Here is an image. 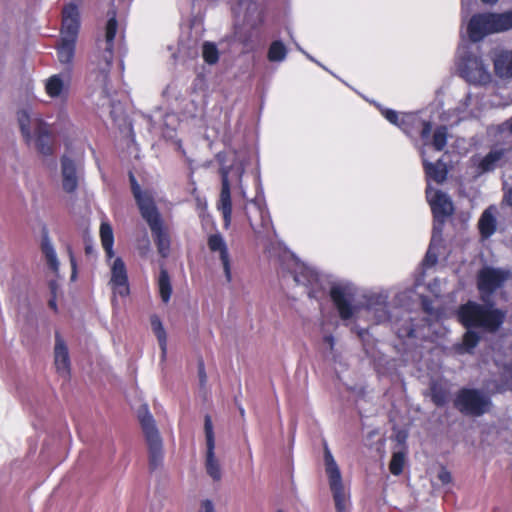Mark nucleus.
<instances>
[{
    "mask_svg": "<svg viewBox=\"0 0 512 512\" xmlns=\"http://www.w3.org/2000/svg\"><path fill=\"white\" fill-rule=\"evenodd\" d=\"M504 269L484 267L478 274V289L481 299L487 305L469 301L462 305L458 312V320L465 327H479L487 331H496L504 322L505 312L489 304L490 296L509 278Z\"/></svg>",
    "mask_w": 512,
    "mask_h": 512,
    "instance_id": "obj_1",
    "label": "nucleus"
},
{
    "mask_svg": "<svg viewBox=\"0 0 512 512\" xmlns=\"http://www.w3.org/2000/svg\"><path fill=\"white\" fill-rule=\"evenodd\" d=\"M355 295L356 288L351 283H338L332 286L330 296L341 320L355 319L363 309L372 315L375 323L389 320L388 294L385 291H367L359 300L355 299Z\"/></svg>",
    "mask_w": 512,
    "mask_h": 512,
    "instance_id": "obj_2",
    "label": "nucleus"
},
{
    "mask_svg": "<svg viewBox=\"0 0 512 512\" xmlns=\"http://www.w3.org/2000/svg\"><path fill=\"white\" fill-rule=\"evenodd\" d=\"M116 32L117 21L115 13H113L106 24L105 38L97 42V48L91 60V96L96 105L101 107L111 105L109 72L113 61V46Z\"/></svg>",
    "mask_w": 512,
    "mask_h": 512,
    "instance_id": "obj_3",
    "label": "nucleus"
},
{
    "mask_svg": "<svg viewBox=\"0 0 512 512\" xmlns=\"http://www.w3.org/2000/svg\"><path fill=\"white\" fill-rule=\"evenodd\" d=\"M220 165L221 192L217 202V209L221 212L224 227L227 229L232 220L231 189L233 188L243 199H246V189L242 183L245 172V157L234 150H227L217 154Z\"/></svg>",
    "mask_w": 512,
    "mask_h": 512,
    "instance_id": "obj_4",
    "label": "nucleus"
},
{
    "mask_svg": "<svg viewBox=\"0 0 512 512\" xmlns=\"http://www.w3.org/2000/svg\"><path fill=\"white\" fill-rule=\"evenodd\" d=\"M426 197L430 204L435 223L429 249L424 259L425 266H433L437 261V249L441 244L442 226L446 217L453 212V203L449 196L440 190L428 185L426 188Z\"/></svg>",
    "mask_w": 512,
    "mask_h": 512,
    "instance_id": "obj_5",
    "label": "nucleus"
},
{
    "mask_svg": "<svg viewBox=\"0 0 512 512\" xmlns=\"http://www.w3.org/2000/svg\"><path fill=\"white\" fill-rule=\"evenodd\" d=\"M17 119L27 144L34 146L43 155H50L52 153L51 132L40 114L30 108H25L17 113Z\"/></svg>",
    "mask_w": 512,
    "mask_h": 512,
    "instance_id": "obj_6",
    "label": "nucleus"
},
{
    "mask_svg": "<svg viewBox=\"0 0 512 512\" xmlns=\"http://www.w3.org/2000/svg\"><path fill=\"white\" fill-rule=\"evenodd\" d=\"M512 29V10L504 13H476L466 23V33L472 42Z\"/></svg>",
    "mask_w": 512,
    "mask_h": 512,
    "instance_id": "obj_7",
    "label": "nucleus"
},
{
    "mask_svg": "<svg viewBox=\"0 0 512 512\" xmlns=\"http://www.w3.org/2000/svg\"><path fill=\"white\" fill-rule=\"evenodd\" d=\"M100 238L102 247L106 253V258L110 267L111 278L109 284L113 293L121 297L129 294V284L126 266L119 257L114 258L113 244L114 235L112 227L107 222H102L100 226Z\"/></svg>",
    "mask_w": 512,
    "mask_h": 512,
    "instance_id": "obj_8",
    "label": "nucleus"
},
{
    "mask_svg": "<svg viewBox=\"0 0 512 512\" xmlns=\"http://www.w3.org/2000/svg\"><path fill=\"white\" fill-rule=\"evenodd\" d=\"M325 473L337 512H350V490L343 483L342 474L328 446H324Z\"/></svg>",
    "mask_w": 512,
    "mask_h": 512,
    "instance_id": "obj_9",
    "label": "nucleus"
},
{
    "mask_svg": "<svg viewBox=\"0 0 512 512\" xmlns=\"http://www.w3.org/2000/svg\"><path fill=\"white\" fill-rule=\"evenodd\" d=\"M138 418L149 449V464L151 469H157L163 462V445L155 420L148 411L147 406H142L138 411Z\"/></svg>",
    "mask_w": 512,
    "mask_h": 512,
    "instance_id": "obj_10",
    "label": "nucleus"
},
{
    "mask_svg": "<svg viewBox=\"0 0 512 512\" xmlns=\"http://www.w3.org/2000/svg\"><path fill=\"white\" fill-rule=\"evenodd\" d=\"M459 72L462 78L473 85H486L492 79L488 66L474 54H467L461 58Z\"/></svg>",
    "mask_w": 512,
    "mask_h": 512,
    "instance_id": "obj_11",
    "label": "nucleus"
},
{
    "mask_svg": "<svg viewBox=\"0 0 512 512\" xmlns=\"http://www.w3.org/2000/svg\"><path fill=\"white\" fill-rule=\"evenodd\" d=\"M490 404L489 396L477 389H462L455 399L457 409L462 413L473 416L486 413Z\"/></svg>",
    "mask_w": 512,
    "mask_h": 512,
    "instance_id": "obj_12",
    "label": "nucleus"
},
{
    "mask_svg": "<svg viewBox=\"0 0 512 512\" xmlns=\"http://www.w3.org/2000/svg\"><path fill=\"white\" fill-rule=\"evenodd\" d=\"M244 210L252 230L257 235L268 232L272 221L264 201L253 199L244 206Z\"/></svg>",
    "mask_w": 512,
    "mask_h": 512,
    "instance_id": "obj_13",
    "label": "nucleus"
},
{
    "mask_svg": "<svg viewBox=\"0 0 512 512\" xmlns=\"http://www.w3.org/2000/svg\"><path fill=\"white\" fill-rule=\"evenodd\" d=\"M131 187L133 195L137 201L142 217L146 220L149 226L162 222L159 212L155 206L153 196L150 192H142L139 184L136 182L134 176L130 175Z\"/></svg>",
    "mask_w": 512,
    "mask_h": 512,
    "instance_id": "obj_14",
    "label": "nucleus"
},
{
    "mask_svg": "<svg viewBox=\"0 0 512 512\" xmlns=\"http://www.w3.org/2000/svg\"><path fill=\"white\" fill-rule=\"evenodd\" d=\"M294 280L296 283L309 289L308 294L310 297H315L319 291L325 288L324 277L314 268L305 264H296Z\"/></svg>",
    "mask_w": 512,
    "mask_h": 512,
    "instance_id": "obj_15",
    "label": "nucleus"
},
{
    "mask_svg": "<svg viewBox=\"0 0 512 512\" xmlns=\"http://www.w3.org/2000/svg\"><path fill=\"white\" fill-rule=\"evenodd\" d=\"M71 82L68 70L53 74L44 81L45 93L52 99L64 101L70 94Z\"/></svg>",
    "mask_w": 512,
    "mask_h": 512,
    "instance_id": "obj_16",
    "label": "nucleus"
},
{
    "mask_svg": "<svg viewBox=\"0 0 512 512\" xmlns=\"http://www.w3.org/2000/svg\"><path fill=\"white\" fill-rule=\"evenodd\" d=\"M379 110L387 121L400 128L407 135H411L413 129L420 125V119L415 113H398L395 110L381 106H379Z\"/></svg>",
    "mask_w": 512,
    "mask_h": 512,
    "instance_id": "obj_17",
    "label": "nucleus"
},
{
    "mask_svg": "<svg viewBox=\"0 0 512 512\" xmlns=\"http://www.w3.org/2000/svg\"><path fill=\"white\" fill-rule=\"evenodd\" d=\"M480 110L478 97L468 92L459 100L457 106L453 109V115L449 116L447 120L457 123L469 117H478Z\"/></svg>",
    "mask_w": 512,
    "mask_h": 512,
    "instance_id": "obj_18",
    "label": "nucleus"
},
{
    "mask_svg": "<svg viewBox=\"0 0 512 512\" xmlns=\"http://www.w3.org/2000/svg\"><path fill=\"white\" fill-rule=\"evenodd\" d=\"M53 356L54 366L58 375L63 378H68L71 371L70 355L67 344L59 333L55 335Z\"/></svg>",
    "mask_w": 512,
    "mask_h": 512,
    "instance_id": "obj_19",
    "label": "nucleus"
},
{
    "mask_svg": "<svg viewBox=\"0 0 512 512\" xmlns=\"http://www.w3.org/2000/svg\"><path fill=\"white\" fill-rule=\"evenodd\" d=\"M208 247L210 251L219 253V259L223 267L226 282L231 283L233 280L231 260L224 238L218 233L210 235L208 238Z\"/></svg>",
    "mask_w": 512,
    "mask_h": 512,
    "instance_id": "obj_20",
    "label": "nucleus"
},
{
    "mask_svg": "<svg viewBox=\"0 0 512 512\" xmlns=\"http://www.w3.org/2000/svg\"><path fill=\"white\" fill-rule=\"evenodd\" d=\"M234 12L243 15L244 20L253 28L263 23V11L255 0H238Z\"/></svg>",
    "mask_w": 512,
    "mask_h": 512,
    "instance_id": "obj_21",
    "label": "nucleus"
},
{
    "mask_svg": "<svg viewBox=\"0 0 512 512\" xmlns=\"http://www.w3.org/2000/svg\"><path fill=\"white\" fill-rule=\"evenodd\" d=\"M419 126H422L421 137L424 141L423 148H426L427 151L431 147H433L436 151H441L444 149L447 143V128L445 126H441L435 130L431 144L428 142L432 130L431 123L420 120Z\"/></svg>",
    "mask_w": 512,
    "mask_h": 512,
    "instance_id": "obj_22",
    "label": "nucleus"
},
{
    "mask_svg": "<svg viewBox=\"0 0 512 512\" xmlns=\"http://www.w3.org/2000/svg\"><path fill=\"white\" fill-rule=\"evenodd\" d=\"M79 30L78 8L69 4L63 9L61 37L77 39Z\"/></svg>",
    "mask_w": 512,
    "mask_h": 512,
    "instance_id": "obj_23",
    "label": "nucleus"
},
{
    "mask_svg": "<svg viewBox=\"0 0 512 512\" xmlns=\"http://www.w3.org/2000/svg\"><path fill=\"white\" fill-rule=\"evenodd\" d=\"M62 188L67 193L74 192L78 187L79 175L76 163L67 156L61 159Z\"/></svg>",
    "mask_w": 512,
    "mask_h": 512,
    "instance_id": "obj_24",
    "label": "nucleus"
},
{
    "mask_svg": "<svg viewBox=\"0 0 512 512\" xmlns=\"http://www.w3.org/2000/svg\"><path fill=\"white\" fill-rule=\"evenodd\" d=\"M423 165L427 177V186H431V181L437 184L442 183L447 176V167L441 160H437L435 163L428 161L427 149L422 148L421 150Z\"/></svg>",
    "mask_w": 512,
    "mask_h": 512,
    "instance_id": "obj_25",
    "label": "nucleus"
},
{
    "mask_svg": "<svg viewBox=\"0 0 512 512\" xmlns=\"http://www.w3.org/2000/svg\"><path fill=\"white\" fill-rule=\"evenodd\" d=\"M495 74L500 79H512V50H502L493 58Z\"/></svg>",
    "mask_w": 512,
    "mask_h": 512,
    "instance_id": "obj_26",
    "label": "nucleus"
},
{
    "mask_svg": "<svg viewBox=\"0 0 512 512\" xmlns=\"http://www.w3.org/2000/svg\"><path fill=\"white\" fill-rule=\"evenodd\" d=\"M205 469L209 477L214 481L222 478V467L219 459L215 455V445L206 446Z\"/></svg>",
    "mask_w": 512,
    "mask_h": 512,
    "instance_id": "obj_27",
    "label": "nucleus"
},
{
    "mask_svg": "<svg viewBox=\"0 0 512 512\" xmlns=\"http://www.w3.org/2000/svg\"><path fill=\"white\" fill-rule=\"evenodd\" d=\"M496 214L495 206L488 207L479 219V230L483 237H490L496 230Z\"/></svg>",
    "mask_w": 512,
    "mask_h": 512,
    "instance_id": "obj_28",
    "label": "nucleus"
},
{
    "mask_svg": "<svg viewBox=\"0 0 512 512\" xmlns=\"http://www.w3.org/2000/svg\"><path fill=\"white\" fill-rule=\"evenodd\" d=\"M149 227L154 237L159 254L166 258L170 253V239L163 229V223L159 222Z\"/></svg>",
    "mask_w": 512,
    "mask_h": 512,
    "instance_id": "obj_29",
    "label": "nucleus"
},
{
    "mask_svg": "<svg viewBox=\"0 0 512 512\" xmlns=\"http://www.w3.org/2000/svg\"><path fill=\"white\" fill-rule=\"evenodd\" d=\"M150 324L161 350V358L164 360L167 354V334L165 328L157 315H152L150 317Z\"/></svg>",
    "mask_w": 512,
    "mask_h": 512,
    "instance_id": "obj_30",
    "label": "nucleus"
},
{
    "mask_svg": "<svg viewBox=\"0 0 512 512\" xmlns=\"http://www.w3.org/2000/svg\"><path fill=\"white\" fill-rule=\"evenodd\" d=\"M41 250L49 269L53 273L58 274L60 263L57 257V253L48 237H44L42 239Z\"/></svg>",
    "mask_w": 512,
    "mask_h": 512,
    "instance_id": "obj_31",
    "label": "nucleus"
},
{
    "mask_svg": "<svg viewBox=\"0 0 512 512\" xmlns=\"http://www.w3.org/2000/svg\"><path fill=\"white\" fill-rule=\"evenodd\" d=\"M75 43L76 39L61 37L57 50L58 60L61 64H70L72 62L75 53Z\"/></svg>",
    "mask_w": 512,
    "mask_h": 512,
    "instance_id": "obj_32",
    "label": "nucleus"
},
{
    "mask_svg": "<svg viewBox=\"0 0 512 512\" xmlns=\"http://www.w3.org/2000/svg\"><path fill=\"white\" fill-rule=\"evenodd\" d=\"M157 284L161 300L164 303L169 302L172 294V285L169 274L166 271V269L161 268Z\"/></svg>",
    "mask_w": 512,
    "mask_h": 512,
    "instance_id": "obj_33",
    "label": "nucleus"
},
{
    "mask_svg": "<svg viewBox=\"0 0 512 512\" xmlns=\"http://www.w3.org/2000/svg\"><path fill=\"white\" fill-rule=\"evenodd\" d=\"M504 151L502 149H494L482 158L479 163V169L481 172H487L493 170L497 163L502 159Z\"/></svg>",
    "mask_w": 512,
    "mask_h": 512,
    "instance_id": "obj_34",
    "label": "nucleus"
},
{
    "mask_svg": "<svg viewBox=\"0 0 512 512\" xmlns=\"http://www.w3.org/2000/svg\"><path fill=\"white\" fill-rule=\"evenodd\" d=\"M267 56L271 62H282L286 59L287 49L281 41H273L269 47Z\"/></svg>",
    "mask_w": 512,
    "mask_h": 512,
    "instance_id": "obj_35",
    "label": "nucleus"
},
{
    "mask_svg": "<svg viewBox=\"0 0 512 512\" xmlns=\"http://www.w3.org/2000/svg\"><path fill=\"white\" fill-rule=\"evenodd\" d=\"M202 57L204 61L209 64L213 65L216 64L219 60V51L217 46L209 41H206L202 45Z\"/></svg>",
    "mask_w": 512,
    "mask_h": 512,
    "instance_id": "obj_36",
    "label": "nucleus"
},
{
    "mask_svg": "<svg viewBox=\"0 0 512 512\" xmlns=\"http://www.w3.org/2000/svg\"><path fill=\"white\" fill-rule=\"evenodd\" d=\"M478 342H479L478 334L469 330L465 333V335L463 337V342L459 347V351L461 353L470 352L473 348L476 347Z\"/></svg>",
    "mask_w": 512,
    "mask_h": 512,
    "instance_id": "obj_37",
    "label": "nucleus"
},
{
    "mask_svg": "<svg viewBox=\"0 0 512 512\" xmlns=\"http://www.w3.org/2000/svg\"><path fill=\"white\" fill-rule=\"evenodd\" d=\"M405 464V454L403 452H395L393 453L389 469L390 472L394 475H399L402 473Z\"/></svg>",
    "mask_w": 512,
    "mask_h": 512,
    "instance_id": "obj_38",
    "label": "nucleus"
},
{
    "mask_svg": "<svg viewBox=\"0 0 512 512\" xmlns=\"http://www.w3.org/2000/svg\"><path fill=\"white\" fill-rule=\"evenodd\" d=\"M204 430H205L206 446L215 445V435H214V431H213V424H212L211 417L209 415L205 416Z\"/></svg>",
    "mask_w": 512,
    "mask_h": 512,
    "instance_id": "obj_39",
    "label": "nucleus"
},
{
    "mask_svg": "<svg viewBox=\"0 0 512 512\" xmlns=\"http://www.w3.org/2000/svg\"><path fill=\"white\" fill-rule=\"evenodd\" d=\"M498 130L505 138H511L508 140L509 143L512 142V118L500 125Z\"/></svg>",
    "mask_w": 512,
    "mask_h": 512,
    "instance_id": "obj_40",
    "label": "nucleus"
},
{
    "mask_svg": "<svg viewBox=\"0 0 512 512\" xmlns=\"http://www.w3.org/2000/svg\"><path fill=\"white\" fill-rule=\"evenodd\" d=\"M437 478L444 485L450 483L452 480L451 473L444 467H442L439 470V472L437 474Z\"/></svg>",
    "mask_w": 512,
    "mask_h": 512,
    "instance_id": "obj_41",
    "label": "nucleus"
},
{
    "mask_svg": "<svg viewBox=\"0 0 512 512\" xmlns=\"http://www.w3.org/2000/svg\"><path fill=\"white\" fill-rule=\"evenodd\" d=\"M199 512H215L214 503L209 499L203 500L200 503Z\"/></svg>",
    "mask_w": 512,
    "mask_h": 512,
    "instance_id": "obj_42",
    "label": "nucleus"
},
{
    "mask_svg": "<svg viewBox=\"0 0 512 512\" xmlns=\"http://www.w3.org/2000/svg\"><path fill=\"white\" fill-rule=\"evenodd\" d=\"M68 255H69L71 268H72L71 278H72V280H74L76 278V260H75L74 254L70 248H68Z\"/></svg>",
    "mask_w": 512,
    "mask_h": 512,
    "instance_id": "obj_43",
    "label": "nucleus"
},
{
    "mask_svg": "<svg viewBox=\"0 0 512 512\" xmlns=\"http://www.w3.org/2000/svg\"><path fill=\"white\" fill-rule=\"evenodd\" d=\"M176 122V116L174 114H167L165 116V122L164 124L166 126H171L172 129H174V124Z\"/></svg>",
    "mask_w": 512,
    "mask_h": 512,
    "instance_id": "obj_44",
    "label": "nucleus"
},
{
    "mask_svg": "<svg viewBox=\"0 0 512 512\" xmlns=\"http://www.w3.org/2000/svg\"><path fill=\"white\" fill-rule=\"evenodd\" d=\"M433 400L437 405H442L445 401V398L443 395H439V394L433 392Z\"/></svg>",
    "mask_w": 512,
    "mask_h": 512,
    "instance_id": "obj_45",
    "label": "nucleus"
},
{
    "mask_svg": "<svg viewBox=\"0 0 512 512\" xmlns=\"http://www.w3.org/2000/svg\"><path fill=\"white\" fill-rule=\"evenodd\" d=\"M49 288H50L52 296H56V292H57V289H58L57 281L51 280L50 283H49Z\"/></svg>",
    "mask_w": 512,
    "mask_h": 512,
    "instance_id": "obj_46",
    "label": "nucleus"
},
{
    "mask_svg": "<svg viewBox=\"0 0 512 512\" xmlns=\"http://www.w3.org/2000/svg\"><path fill=\"white\" fill-rule=\"evenodd\" d=\"M324 342L329 346V348L332 350L334 347V338L332 335H327L324 337Z\"/></svg>",
    "mask_w": 512,
    "mask_h": 512,
    "instance_id": "obj_47",
    "label": "nucleus"
},
{
    "mask_svg": "<svg viewBox=\"0 0 512 512\" xmlns=\"http://www.w3.org/2000/svg\"><path fill=\"white\" fill-rule=\"evenodd\" d=\"M199 377H200V382L203 384L206 381V375H205L204 367H203L202 363L199 366Z\"/></svg>",
    "mask_w": 512,
    "mask_h": 512,
    "instance_id": "obj_48",
    "label": "nucleus"
},
{
    "mask_svg": "<svg viewBox=\"0 0 512 512\" xmlns=\"http://www.w3.org/2000/svg\"><path fill=\"white\" fill-rule=\"evenodd\" d=\"M512 385L506 384L505 386H496L495 388L490 389L492 392H501L506 389H511Z\"/></svg>",
    "mask_w": 512,
    "mask_h": 512,
    "instance_id": "obj_49",
    "label": "nucleus"
},
{
    "mask_svg": "<svg viewBox=\"0 0 512 512\" xmlns=\"http://www.w3.org/2000/svg\"><path fill=\"white\" fill-rule=\"evenodd\" d=\"M49 306L53 309V310H57V305H56V296H52V298L49 300Z\"/></svg>",
    "mask_w": 512,
    "mask_h": 512,
    "instance_id": "obj_50",
    "label": "nucleus"
},
{
    "mask_svg": "<svg viewBox=\"0 0 512 512\" xmlns=\"http://www.w3.org/2000/svg\"><path fill=\"white\" fill-rule=\"evenodd\" d=\"M505 200L512 207V189L506 194Z\"/></svg>",
    "mask_w": 512,
    "mask_h": 512,
    "instance_id": "obj_51",
    "label": "nucleus"
},
{
    "mask_svg": "<svg viewBox=\"0 0 512 512\" xmlns=\"http://www.w3.org/2000/svg\"><path fill=\"white\" fill-rule=\"evenodd\" d=\"M485 4H495L498 0H481Z\"/></svg>",
    "mask_w": 512,
    "mask_h": 512,
    "instance_id": "obj_52",
    "label": "nucleus"
},
{
    "mask_svg": "<svg viewBox=\"0 0 512 512\" xmlns=\"http://www.w3.org/2000/svg\"><path fill=\"white\" fill-rule=\"evenodd\" d=\"M297 49H298L299 51L303 52V53H304V54H305V55H306L310 60L314 61V59H313L310 55H308L307 53H305L299 45H297Z\"/></svg>",
    "mask_w": 512,
    "mask_h": 512,
    "instance_id": "obj_53",
    "label": "nucleus"
},
{
    "mask_svg": "<svg viewBox=\"0 0 512 512\" xmlns=\"http://www.w3.org/2000/svg\"><path fill=\"white\" fill-rule=\"evenodd\" d=\"M85 249H86V253L87 254H90L92 252V246L91 245L87 244Z\"/></svg>",
    "mask_w": 512,
    "mask_h": 512,
    "instance_id": "obj_54",
    "label": "nucleus"
},
{
    "mask_svg": "<svg viewBox=\"0 0 512 512\" xmlns=\"http://www.w3.org/2000/svg\"><path fill=\"white\" fill-rule=\"evenodd\" d=\"M468 0H462V12L464 13L465 11V6L467 4Z\"/></svg>",
    "mask_w": 512,
    "mask_h": 512,
    "instance_id": "obj_55",
    "label": "nucleus"
},
{
    "mask_svg": "<svg viewBox=\"0 0 512 512\" xmlns=\"http://www.w3.org/2000/svg\"><path fill=\"white\" fill-rule=\"evenodd\" d=\"M424 307H425V310L429 313V314H433L432 311L430 310L429 306L424 302Z\"/></svg>",
    "mask_w": 512,
    "mask_h": 512,
    "instance_id": "obj_56",
    "label": "nucleus"
},
{
    "mask_svg": "<svg viewBox=\"0 0 512 512\" xmlns=\"http://www.w3.org/2000/svg\"><path fill=\"white\" fill-rule=\"evenodd\" d=\"M364 332H365L364 330L359 331V332H358L359 336H360V337H362V335H363V333H364Z\"/></svg>",
    "mask_w": 512,
    "mask_h": 512,
    "instance_id": "obj_57",
    "label": "nucleus"
},
{
    "mask_svg": "<svg viewBox=\"0 0 512 512\" xmlns=\"http://www.w3.org/2000/svg\"><path fill=\"white\" fill-rule=\"evenodd\" d=\"M407 334H408V336H412L413 331H412V330H409V331L407 332Z\"/></svg>",
    "mask_w": 512,
    "mask_h": 512,
    "instance_id": "obj_58",
    "label": "nucleus"
},
{
    "mask_svg": "<svg viewBox=\"0 0 512 512\" xmlns=\"http://www.w3.org/2000/svg\"><path fill=\"white\" fill-rule=\"evenodd\" d=\"M241 415H244V409L240 410Z\"/></svg>",
    "mask_w": 512,
    "mask_h": 512,
    "instance_id": "obj_59",
    "label": "nucleus"
},
{
    "mask_svg": "<svg viewBox=\"0 0 512 512\" xmlns=\"http://www.w3.org/2000/svg\"><path fill=\"white\" fill-rule=\"evenodd\" d=\"M278 512H283V511L279 510Z\"/></svg>",
    "mask_w": 512,
    "mask_h": 512,
    "instance_id": "obj_60",
    "label": "nucleus"
}]
</instances>
